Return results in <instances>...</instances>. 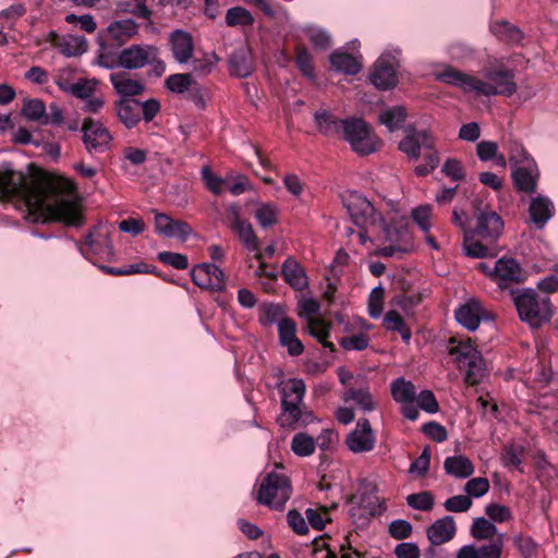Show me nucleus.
Returning a JSON list of instances; mask_svg holds the SVG:
<instances>
[{"instance_id": "obj_12", "label": "nucleus", "mask_w": 558, "mask_h": 558, "mask_svg": "<svg viewBox=\"0 0 558 558\" xmlns=\"http://www.w3.org/2000/svg\"><path fill=\"white\" fill-rule=\"evenodd\" d=\"M122 68L137 70L147 64L157 63L156 70L159 73L165 71V63L158 59V49L150 45H132L121 50Z\"/></svg>"}, {"instance_id": "obj_17", "label": "nucleus", "mask_w": 558, "mask_h": 558, "mask_svg": "<svg viewBox=\"0 0 558 558\" xmlns=\"http://www.w3.org/2000/svg\"><path fill=\"white\" fill-rule=\"evenodd\" d=\"M193 282L206 290L223 291L226 288V279L223 271L214 264H201L191 270Z\"/></svg>"}, {"instance_id": "obj_3", "label": "nucleus", "mask_w": 558, "mask_h": 558, "mask_svg": "<svg viewBox=\"0 0 558 558\" xmlns=\"http://www.w3.org/2000/svg\"><path fill=\"white\" fill-rule=\"evenodd\" d=\"M343 206L351 221L360 229L359 242L366 245L372 241V235L383 226L385 217L363 194L356 191H349L343 196Z\"/></svg>"}, {"instance_id": "obj_2", "label": "nucleus", "mask_w": 558, "mask_h": 558, "mask_svg": "<svg viewBox=\"0 0 558 558\" xmlns=\"http://www.w3.org/2000/svg\"><path fill=\"white\" fill-rule=\"evenodd\" d=\"M281 411L277 418L281 427L296 428L315 421L312 411L304 405L306 386L301 378H290L278 385Z\"/></svg>"}, {"instance_id": "obj_27", "label": "nucleus", "mask_w": 558, "mask_h": 558, "mask_svg": "<svg viewBox=\"0 0 558 558\" xmlns=\"http://www.w3.org/2000/svg\"><path fill=\"white\" fill-rule=\"evenodd\" d=\"M171 51L179 63H187L194 51V40L190 33L177 29L170 36Z\"/></svg>"}, {"instance_id": "obj_9", "label": "nucleus", "mask_w": 558, "mask_h": 558, "mask_svg": "<svg viewBox=\"0 0 558 558\" xmlns=\"http://www.w3.org/2000/svg\"><path fill=\"white\" fill-rule=\"evenodd\" d=\"M342 133L351 148L360 155L373 154L378 148L377 138L371 134L369 128L363 119H345Z\"/></svg>"}, {"instance_id": "obj_52", "label": "nucleus", "mask_w": 558, "mask_h": 558, "mask_svg": "<svg viewBox=\"0 0 558 558\" xmlns=\"http://www.w3.org/2000/svg\"><path fill=\"white\" fill-rule=\"evenodd\" d=\"M46 106L40 99L34 98L25 100L22 108V114L29 121H43Z\"/></svg>"}, {"instance_id": "obj_56", "label": "nucleus", "mask_w": 558, "mask_h": 558, "mask_svg": "<svg viewBox=\"0 0 558 558\" xmlns=\"http://www.w3.org/2000/svg\"><path fill=\"white\" fill-rule=\"evenodd\" d=\"M385 290L381 286L375 287L368 296V314L372 318H379L384 307Z\"/></svg>"}, {"instance_id": "obj_63", "label": "nucleus", "mask_w": 558, "mask_h": 558, "mask_svg": "<svg viewBox=\"0 0 558 558\" xmlns=\"http://www.w3.org/2000/svg\"><path fill=\"white\" fill-rule=\"evenodd\" d=\"M340 344L348 351H362L369 344V339L365 333H355L341 339Z\"/></svg>"}, {"instance_id": "obj_29", "label": "nucleus", "mask_w": 558, "mask_h": 558, "mask_svg": "<svg viewBox=\"0 0 558 558\" xmlns=\"http://www.w3.org/2000/svg\"><path fill=\"white\" fill-rule=\"evenodd\" d=\"M482 315L483 307L475 299L469 300L456 311L457 322L471 331L478 328Z\"/></svg>"}, {"instance_id": "obj_40", "label": "nucleus", "mask_w": 558, "mask_h": 558, "mask_svg": "<svg viewBox=\"0 0 558 558\" xmlns=\"http://www.w3.org/2000/svg\"><path fill=\"white\" fill-rule=\"evenodd\" d=\"M407 114V109L403 106L390 107L380 112L379 122L393 132L402 126Z\"/></svg>"}, {"instance_id": "obj_37", "label": "nucleus", "mask_w": 558, "mask_h": 558, "mask_svg": "<svg viewBox=\"0 0 558 558\" xmlns=\"http://www.w3.org/2000/svg\"><path fill=\"white\" fill-rule=\"evenodd\" d=\"M318 131L327 136L338 135L344 129V120H340L327 110H318L314 114Z\"/></svg>"}, {"instance_id": "obj_49", "label": "nucleus", "mask_w": 558, "mask_h": 558, "mask_svg": "<svg viewBox=\"0 0 558 558\" xmlns=\"http://www.w3.org/2000/svg\"><path fill=\"white\" fill-rule=\"evenodd\" d=\"M471 534L476 539H488L497 534V527L492 522L483 517L476 518L471 526Z\"/></svg>"}, {"instance_id": "obj_35", "label": "nucleus", "mask_w": 558, "mask_h": 558, "mask_svg": "<svg viewBox=\"0 0 558 558\" xmlns=\"http://www.w3.org/2000/svg\"><path fill=\"white\" fill-rule=\"evenodd\" d=\"M444 469L456 478H468L474 473L472 461L462 454L446 458Z\"/></svg>"}, {"instance_id": "obj_54", "label": "nucleus", "mask_w": 558, "mask_h": 558, "mask_svg": "<svg viewBox=\"0 0 558 558\" xmlns=\"http://www.w3.org/2000/svg\"><path fill=\"white\" fill-rule=\"evenodd\" d=\"M226 22L229 26H247L254 23V17L246 9L242 7H234L227 11Z\"/></svg>"}, {"instance_id": "obj_11", "label": "nucleus", "mask_w": 558, "mask_h": 558, "mask_svg": "<svg viewBox=\"0 0 558 558\" xmlns=\"http://www.w3.org/2000/svg\"><path fill=\"white\" fill-rule=\"evenodd\" d=\"M77 246L82 255L85 257L93 254L102 259H110L114 255L113 245L110 239V228L105 225L95 226L86 234L84 245L77 243Z\"/></svg>"}, {"instance_id": "obj_62", "label": "nucleus", "mask_w": 558, "mask_h": 558, "mask_svg": "<svg viewBox=\"0 0 558 558\" xmlns=\"http://www.w3.org/2000/svg\"><path fill=\"white\" fill-rule=\"evenodd\" d=\"M442 173L452 181H462L465 178V171L460 160L450 158L445 161L441 169Z\"/></svg>"}, {"instance_id": "obj_42", "label": "nucleus", "mask_w": 558, "mask_h": 558, "mask_svg": "<svg viewBox=\"0 0 558 558\" xmlns=\"http://www.w3.org/2000/svg\"><path fill=\"white\" fill-rule=\"evenodd\" d=\"M384 326L387 330L398 331L404 342H409L412 332L405 325L402 316L395 310L388 311L384 317Z\"/></svg>"}, {"instance_id": "obj_6", "label": "nucleus", "mask_w": 558, "mask_h": 558, "mask_svg": "<svg viewBox=\"0 0 558 558\" xmlns=\"http://www.w3.org/2000/svg\"><path fill=\"white\" fill-rule=\"evenodd\" d=\"M369 243H387L375 250V254L380 257H401L413 250V238L409 228L405 225L388 223L386 219L372 235Z\"/></svg>"}, {"instance_id": "obj_16", "label": "nucleus", "mask_w": 558, "mask_h": 558, "mask_svg": "<svg viewBox=\"0 0 558 558\" xmlns=\"http://www.w3.org/2000/svg\"><path fill=\"white\" fill-rule=\"evenodd\" d=\"M490 279L500 289H507L511 284L522 282L524 272L518 260L511 257H502L495 262L490 271Z\"/></svg>"}, {"instance_id": "obj_43", "label": "nucleus", "mask_w": 558, "mask_h": 558, "mask_svg": "<svg viewBox=\"0 0 558 558\" xmlns=\"http://www.w3.org/2000/svg\"><path fill=\"white\" fill-rule=\"evenodd\" d=\"M307 329L311 336L316 338L324 348L335 351V345L327 339L330 335L329 325L325 320L316 317H310L307 319Z\"/></svg>"}, {"instance_id": "obj_21", "label": "nucleus", "mask_w": 558, "mask_h": 558, "mask_svg": "<svg viewBox=\"0 0 558 558\" xmlns=\"http://www.w3.org/2000/svg\"><path fill=\"white\" fill-rule=\"evenodd\" d=\"M155 230L158 234L167 238H177L185 241L193 232L189 223L175 220L165 214L155 216Z\"/></svg>"}, {"instance_id": "obj_64", "label": "nucleus", "mask_w": 558, "mask_h": 558, "mask_svg": "<svg viewBox=\"0 0 558 558\" xmlns=\"http://www.w3.org/2000/svg\"><path fill=\"white\" fill-rule=\"evenodd\" d=\"M472 506V500L468 495H457L448 498L444 507L449 512H465Z\"/></svg>"}, {"instance_id": "obj_41", "label": "nucleus", "mask_w": 558, "mask_h": 558, "mask_svg": "<svg viewBox=\"0 0 558 558\" xmlns=\"http://www.w3.org/2000/svg\"><path fill=\"white\" fill-rule=\"evenodd\" d=\"M391 395L398 403H410L416 398V388L411 381L400 377L392 381Z\"/></svg>"}, {"instance_id": "obj_7", "label": "nucleus", "mask_w": 558, "mask_h": 558, "mask_svg": "<svg viewBox=\"0 0 558 558\" xmlns=\"http://www.w3.org/2000/svg\"><path fill=\"white\" fill-rule=\"evenodd\" d=\"M291 483L283 473L272 471L260 483L257 501L274 510H281L290 499Z\"/></svg>"}, {"instance_id": "obj_30", "label": "nucleus", "mask_w": 558, "mask_h": 558, "mask_svg": "<svg viewBox=\"0 0 558 558\" xmlns=\"http://www.w3.org/2000/svg\"><path fill=\"white\" fill-rule=\"evenodd\" d=\"M433 145L432 136L426 131H421L408 134L399 143V149L409 158L417 159L421 154V147L433 148Z\"/></svg>"}, {"instance_id": "obj_15", "label": "nucleus", "mask_w": 558, "mask_h": 558, "mask_svg": "<svg viewBox=\"0 0 558 558\" xmlns=\"http://www.w3.org/2000/svg\"><path fill=\"white\" fill-rule=\"evenodd\" d=\"M398 60L390 53H383L374 64L371 72V83L378 89L388 90L398 83L397 70Z\"/></svg>"}, {"instance_id": "obj_18", "label": "nucleus", "mask_w": 558, "mask_h": 558, "mask_svg": "<svg viewBox=\"0 0 558 558\" xmlns=\"http://www.w3.org/2000/svg\"><path fill=\"white\" fill-rule=\"evenodd\" d=\"M376 436L367 418H360L355 428L347 436L345 444L354 453L369 452L374 449Z\"/></svg>"}, {"instance_id": "obj_4", "label": "nucleus", "mask_w": 558, "mask_h": 558, "mask_svg": "<svg viewBox=\"0 0 558 558\" xmlns=\"http://www.w3.org/2000/svg\"><path fill=\"white\" fill-rule=\"evenodd\" d=\"M447 351L457 367L463 372L464 381L468 385L474 386L483 380L486 374L485 363L481 352L470 339L451 337Z\"/></svg>"}, {"instance_id": "obj_60", "label": "nucleus", "mask_w": 558, "mask_h": 558, "mask_svg": "<svg viewBox=\"0 0 558 558\" xmlns=\"http://www.w3.org/2000/svg\"><path fill=\"white\" fill-rule=\"evenodd\" d=\"M485 513L492 520V522L504 523L512 519V512L510 508L499 504L487 505Z\"/></svg>"}, {"instance_id": "obj_50", "label": "nucleus", "mask_w": 558, "mask_h": 558, "mask_svg": "<svg viewBox=\"0 0 558 558\" xmlns=\"http://www.w3.org/2000/svg\"><path fill=\"white\" fill-rule=\"evenodd\" d=\"M166 87L175 94L190 92L193 87L192 75L189 73L172 74L166 80Z\"/></svg>"}, {"instance_id": "obj_39", "label": "nucleus", "mask_w": 558, "mask_h": 558, "mask_svg": "<svg viewBox=\"0 0 558 558\" xmlns=\"http://www.w3.org/2000/svg\"><path fill=\"white\" fill-rule=\"evenodd\" d=\"M98 86L99 81L97 78L81 77L73 83V86L65 87L64 93L83 101L96 94Z\"/></svg>"}, {"instance_id": "obj_61", "label": "nucleus", "mask_w": 558, "mask_h": 558, "mask_svg": "<svg viewBox=\"0 0 558 558\" xmlns=\"http://www.w3.org/2000/svg\"><path fill=\"white\" fill-rule=\"evenodd\" d=\"M158 259L166 264L170 265L175 269L183 270L189 267V259L187 256L180 253H173V252H160L158 253Z\"/></svg>"}, {"instance_id": "obj_24", "label": "nucleus", "mask_w": 558, "mask_h": 558, "mask_svg": "<svg viewBox=\"0 0 558 558\" xmlns=\"http://www.w3.org/2000/svg\"><path fill=\"white\" fill-rule=\"evenodd\" d=\"M279 342L287 348L292 356H299L303 353L304 347L296 338V324L291 318H282L278 323Z\"/></svg>"}, {"instance_id": "obj_14", "label": "nucleus", "mask_w": 558, "mask_h": 558, "mask_svg": "<svg viewBox=\"0 0 558 558\" xmlns=\"http://www.w3.org/2000/svg\"><path fill=\"white\" fill-rule=\"evenodd\" d=\"M473 207L476 218L475 233L483 239L496 240L504 229L500 216L483 202H475Z\"/></svg>"}, {"instance_id": "obj_46", "label": "nucleus", "mask_w": 558, "mask_h": 558, "mask_svg": "<svg viewBox=\"0 0 558 558\" xmlns=\"http://www.w3.org/2000/svg\"><path fill=\"white\" fill-rule=\"evenodd\" d=\"M315 440L305 433H298L291 441L292 451L299 457H308L315 451Z\"/></svg>"}, {"instance_id": "obj_23", "label": "nucleus", "mask_w": 558, "mask_h": 558, "mask_svg": "<svg viewBox=\"0 0 558 558\" xmlns=\"http://www.w3.org/2000/svg\"><path fill=\"white\" fill-rule=\"evenodd\" d=\"M138 32V25L131 19L111 22L101 37L117 47L124 45Z\"/></svg>"}, {"instance_id": "obj_44", "label": "nucleus", "mask_w": 558, "mask_h": 558, "mask_svg": "<svg viewBox=\"0 0 558 558\" xmlns=\"http://www.w3.org/2000/svg\"><path fill=\"white\" fill-rule=\"evenodd\" d=\"M232 230L238 233L239 239L247 251L254 252L255 254L260 252L258 239L250 222L244 221L232 228Z\"/></svg>"}, {"instance_id": "obj_1", "label": "nucleus", "mask_w": 558, "mask_h": 558, "mask_svg": "<svg viewBox=\"0 0 558 558\" xmlns=\"http://www.w3.org/2000/svg\"><path fill=\"white\" fill-rule=\"evenodd\" d=\"M48 184L40 179H29L9 163L0 166V197L3 201L17 199L25 204L29 216L37 221L47 213L57 221L68 226H80L82 215L77 199L61 197L47 204Z\"/></svg>"}, {"instance_id": "obj_57", "label": "nucleus", "mask_w": 558, "mask_h": 558, "mask_svg": "<svg viewBox=\"0 0 558 558\" xmlns=\"http://www.w3.org/2000/svg\"><path fill=\"white\" fill-rule=\"evenodd\" d=\"M295 62L299 70L303 73V75L311 80L315 77V68L313 64V59L310 51L306 48H298Z\"/></svg>"}, {"instance_id": "obj_32", "label": "nucleus", "mask_w": 558, "mask_h": 558, "mask_svg": "<svg viewBox=\"0 0 558 558\" xmlns=\"http://www.w3.org/2000/svg\"><path fill=\"white\" fill-rule=\"evenodd\" d=\"M110 82L114 90L121 95L122 98H131L142 95L145 89L143 83L129 77L124 72L110 74Z\"/></svg>"}, {"instance_id": "obj_51", "label": "nucleus", "mask_w": 558, "mask_h": 558, "mask_svg": "<svg viewBox=\"0 0 558 558\" xmlns=\"http://www.w3.org/2000/svg\"><path fill=\"white\" fill-rule=\"evenodd\" d=\"M513 544L522 558H533L538 550L537 543L529 535L517 534L513 536Z\"/></svg>"}, {"instance_id": "obj_10", "label": "nucleus", "mask_w": 558, "mask_h": 558, "mask_svg": "<svg viewBox=\"0 0 558 558\" xmlns=\"http://www.w3.org/2000/svg\"><path fill=\"white\" fill-rule=\"evenodd\" d=\"M522 158L509 157L512 167L511 177L515 189L527 194L534 193L538 180V168L535 161L522 150Z\"/></svg>"}, {"instance_id": "obj_25", "label": "nucleus", "mask_w": 558, "mask_h": 558, "mask_svg": "<svg viewBox=\"0 0 558 558\" xmlns=\"http://www.w3.org/2000/svg\"><path fill=\"white\" fill-rule=\"evenodd\" d=\"M436 78L442 83L457 86L464 93H475L476 77L463 73L450 65H445L436 72Z\"/></svg>"}, {"instance_id": "obj_48", "label": "nucleus", "mask_w": 558, "mask_h": 558, "mask_svg": "<svg viewBox=\"0 0 558 558\" xmlns=\"http://www.w3.org/2000/svg\"><path fill=\"white\" fill-rule=\"evenodd\" d=\"M344 400L354 401L365 412H371L375 409V402L367 389L350 388L344 393Z\"/></svg>"}, {"instance_id": "obj_59", "label": "nucleus", "mask_w": 558, "mask_h": 558, "mask_svg": "<svg viewBox=\"0 0 558 558\" xmlns=\"http://www.w3.org/2000/svg\"><path fill=\"white\" fill-rule=\"evenodd\" d=\"M489 490V481L486 477H474L466 482L464 492L471 498H480Z\"/></svg>"}, {"instance_id": "obj_22", "label": "nucleus", "mask_w": 558, "mask_h": 558, "mask_svg": "<svg viewBox=\"0 0 558 558\" xmlns=\"http://www.w3.org/2000/svg\"><path fill=\"white\" fill-rule=\"evenodd\" d=\"M504 549V534L489 544L475 546L463 545L456 554V558H501Z\"/></svg>"}, {"instance_id": "obj_55", "label": "nucleus", "mask_w": 558, "mask_h": 558, "mask_svg": "<svg viewBox=\"0 0 558 558\" xmlns=\"http://www.w3.org/2000/svg\"><path fill=\"white\" fill-rule=\"evenodd\" d=\"M411 216L423 233H428L432 223V206L421 205L412 209Z\"/></svg>"}, {"instance_id": "obj_19", "label": "nucleus", "mask_w": 558, "mask_h": 558, "mask_svg": "<svg viewBox=\"0 0 558 558\" xmlns=\"http://www.w3.org/2000/svg\"><path fill=\"white\" fill-rule=\"evenodd\" d=\"M386 511L385 500L376 496L363 495L356 505L350 508L353 522H367L369 518L383 514Z\"/></svg>"}, {"instance_id": "obj_34", "label": "nucleus", "mask_w": 558, "mask_h": 558, "mask_svg": "<svg viewBox=\"0 0 558 558\" xmlns=\"http://www.w3.org/2000/svg\"><path fill=\"white\" fill-rule=\"evenodd\" d=\"M229 71L232 75L245 78L253 72L251 53L245 48L234 50L229 59Z\"/></svg>"}, {"instance_id": "obj_58", "label": "nucleus", "mask_w": 558, "mask_h": 558, "mask_svg": "<svg viewBox=\"0 0 558 558\" xmlns=\"http://www.w3.org/2000/svg\"><path fill=\"white\" fill-rule=\"evenodd\" d=\"M407 502L413 509L429 511L434 506V496L429 492L411 494L407 497Z\"/></svg>"}, {"instance_id": "obj_26", "label": "nucleus", "mask_w": 558, "mask_h": 558, "mask_svg": "<svg viewBox=\"0 0 558 558\" xmlns=\"http://www.w3.org/2000/svg\"><path fill=\"white\" fill-rule=\"evenodd\" d=\"M113 108L117 118L126 129H133L140 123V100L133 98H120L114 101Z\"/></svg>"}, {"instance_id": "obj_33", "label": "nucleus", "mask_w": 558, "mask_h": 558, "mask_svg": "<svg viewBox=\"0 0 558 558\" xmlns=\"http://www.w3.org/2000/svg\"><path fill=\"white\" fill-rule=\"evenodd\" d=\"M282 276L294 290H304L308 280L304 268L293 257H288L282 264Z\"/></svg>"}, {"instance_id": "obj_5", "label": "nucleus", "mask_w": 558, "mask_h": 558, "mask_svg": "<svg viewBox=\"0 0 558 558\" xmlns=\"http://www.w3.org/2000/svg\"><path fill=\"white\" fill-rule=\"evenodd\" d=\"M520 319L531 328H539L554 315L553 304L546 294L534 289H523L513 296Z\"/></svg>"}, {"instance_id": "obj_28", "label": "nucleus", "mask_w": 558, "mask_h": 558, "mask_svg": "<svg viewBox=\"0 0 558 558\" xmlns=\"http://www.w3.org/2000/svg\"><path fill=\"white\" fill-rule=\"evenodd\" d=\"M456 522L452 517L446 515L436 520L427 529V537L432 545L438 546L445 544L453 538L456 535Z\"/></svg>"}, {"instance_id": "obj_36", "label": "nucleus", "mask_w": 558, "mask_h": 558, "mask_svg": "<svg viewBox=\"0 0 558 558\" xmlns=\"http://www.w3.org/2000/svg\"><path fill=\"white\" fill-rule=\"evenodd\" d=\"M114 46L116 45H112L111 43L101 38L96 58L97 65L108 70L122 68L121 51H116L113 49Z\"/></svg>"}, {"instance_id": "obj_45", "label": "nucleus", "mask_w": 558, "mask_h": 558, "mask_svg": "<svg viewBox=\"0 0 558 558\" xmlns=\"http://www.w3.org/2000/svg\"><path fill=\"white\" fill-rule=\"evenodd\" d=\"M254 217L262 228H270L277 223L278 208L270 203L260 204L255 210Z\"/></svg>"}, {"instance_id": "obj_20", "label": "nucleus", "mask_w": 558, "mask_h": 558, "mask_svg": "<svg viewBox=\"0 0 558 558\" xmlns=\"http://www.w3.org/2000/svg\"><path fill=\"white\" fill-rule=\"evenodd\" d=\"M48 40L66 58L78 57L87 50V40L83 36H59L56 32L51 31L48 34Z\"/></svg>"}, {"instance_id": "obj_31", "label": "nucleus", "mask_w": 558, "mask_h": 558, "mask_svg": "<svg viewBox=\"0 0 558 558\" xmlns=\"http://www.w3.org/2000/svg\"><path fill=\"white\" fill-rule=\"evenodd\" d=\"M529 214L531 221L542 229L554 215V204L548 197L537 195L530 203Z\"/></svg>"}, {"instance_id": "obj_47", "label": "nucleus", "mask_w": 558, "mask_h": 558, "mask_svg": "<svg viewBox=\"0 0 558 558\" xmlns=\"http://www.w3.org/2000/svg\"><path fill=\"white\" fill-rule=\"evenodd\" d=\"M490 29L497 37L511 44H518L522 39L521 31L506 21L492 24Z\"/></svg>"}, {"instance_id": "obj_38", "label": "nucleus", "mask_w": 558, "mask_h": 558, "mask_svg": "<svg viewBox=\"0 0 558 558\" xmlns=\"http://www.w3.org/2000/svg\"><path fill=\"white\" fill-rule=\"evenodd\" d=\"M330 63L336 71L343 72L349 75L359 73L362 68L360 61L355 57L340 50L331 53Z\"/></svg>"}, {"instance_id": "obj_13", "label": "nucleus", "mask_w": 558, "mask_h": 558, "mask_svg": "<svg viewBox=\"0 0 558 558\" xmlns=\"http://www.w3.org/2000/svg\"><path fill=\"white\" fill-rule=\"evenodd\" d=\"M83 143L89 154H101L109 149L112 136L109 130L92 118H85L82 123Z\"/></svg>"}, {"instance_id": "obj_8", "label": "nucleus", "mask_w": 558, "mask_h": 558, "mask_svg": "<svg viewBox=\"0 0 558 558\" xmlns=\"http://www.w3.org/2000/svg\"><path fill=\"white\" fill-rule=\"evenodd\" d=\"M517 92L514 73L508 69H493L485 72L484 80L476 77L475 94L483 96H512Z\"/></svg>"}, {"instance_id": "obj_53", "label": "nucleus", "mask_w": 558, "mask_h": 558, "mask_svg": "<svg viewBox=\"0 0 558 558\" xmlns=\"http://www.w3.org/2000/svg\"><path fill=\"white\" fill-rule=\"evenodd\" d=\"M202 180L208 191L215 195H220L223 192L226 180L215 174L208 166H205L201 170Z\"/></svg>"}]
</instances>
